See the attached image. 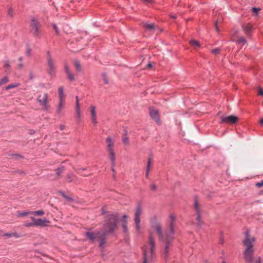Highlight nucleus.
Listing matches in <instances>:
<instances>
[{
	"label": "nucleus",
	"mask_w": 263,
	"mask_h": 263,
	"mask_svg": "<svg viewBox=\"0 0 263 263\" xmlns=\"http://www.w3.org/2000/svg\"><path fill=\"white\" fill-rule=\"evenodd\" d=\"M141 1L146 4L153 3V0H141Z\"/></svg>",
	"instance_id": "obj_50"
},
{
	"label": "nucleus",
	"mask_w": 263,
	"mask_h": 263,
	"mask_svg": "<svg viewBox=\"0 0 263 263\" xmlns=\"http://www.w3.org/2000/svg\"><path fill=\"white\" fill-rule=\"evenodd\" d=\"M11 235H12V237H14L15 238L20 237V235L16 232L11 233Z\"/></svg>",
	"instance_id": "obj_44"
},
{
	"label": "nucleus",
	"mask_w": 263,
	"mask_h": 263,
	"mask_svg": "<svg viewBox=\"0 0 263 263\" xmlns=\"http://www.w3.org/2000/svg\"><path fill=\"white\" fill-rule=\"evenodd\" d=\"M174 239L173 235L170 236L167 234L166 235L164 241H161L164 243V251L163 252V257L165 261H167L168 258L169 252L171 250L172 241Z\"/></svg>",
	"instance_id": "obj_5"
},
{
	"label": "nucleus",
	"mask_w": 263,
	"mask_h": 263,
	"mask_svg": "<svg viewBox=\"0 0 263 263\" xmlns=\"http://www.w3.org/2000/svg\"><path fill=\"white\" fill-rule=\"evenodd\" d=\"M50 223V221L47 220L46 219H40L38 218L35 220L34 222L35 226H40V227H45L47 226L48 223Z\"/></svg>",
	"instance_id": "obj_14"
},
{
	"label": "nucleus",
	"mask_w": 263,
	"mask_h": 263,
	"mask_svg": "<svg viewBox=\"0 0 263 263\" xmlns=\"http://www.w3.org/2000/svg\"><path fill=\"white\" fill-rule=\"evenodd\" d=\"M19 60L20 61H22V57L19 58Z\"/></svg>",
	"instance_id": "obj_61"
},
{
	"label": "nucleus",
	"mask_w": 263,
	"mask_h": 263,
	"mask_svg": "<svg viewBox=\"0 0 263 263\" xmlns=\"http://www.w3.org/2000/svg\"><path fill=\"white\" fill-rule=\"evenodd\" d=\"M65 70L68 80L70 81H74V77L73 73L71 72L68 66L65 65Z\"/></svg>",
	"instance_id": "obj_21"
},
{
	"label": "nucleus",
	"mask_w": 263,
	"mask_h": 263,
	"mask_svg": "<svg viewBox=\"0 0 263 263\" xmlns=\"http://www.w3.org/2000/svg\"><path fill=\"white\" fill-rule=\"evenodd\" d=\"M7 14L10 17H13L14 15L13 11L12 8L11 6H9L8 7Z\"/></svg>",
	"instance_id": "obj_31"
},
{
	"label": "nucleus",
	"mask_w": 263,
	"mask_h": 263,
	"mask_svg": "<svg viewBox=\"0 0 263 263\" xmlns=\"http://www.w3.org/2000/svg\"><path fill=\"white\" fill-rule=\"evenodd\" d=\"M90 113L91 116V120L92 122L94 124H96L97 123V116L96 112V107L93 105H91L90 107Z\"/></svg>",
	"instance_id": "obj_19"
},
{
	"label": "nucleus",
	"mask_w": 263,
	"mask_h": 263,
	"mask_svg": "<svg viewBox=\"0 0 263 263\" xmlns=\"http://www.w3.org/2000/svg\"><path fill=\"white\" fill-rule=\"evenodd\" d=\"M220 52V49L217 48H215V49H213L212 50V53L214 54H217L219 53Z\"/></svg>",
	"instance_id": "obj_38"
},
{
	"label": "nucleus",
	"mask_w": 263,
	"mask_h": 263,
	"mask_svg": "<svg viewBox=\"0 0 263 263\" xmlns=\"http://www.w3.org/2000/svg\"><path fill=\"white\" fill-rule=\"evenodd\" d=\"M152 158L151 157H149L148 158L147 163L146 167V172H149L151 165H152Z\"/></svg>",
	"instance_id": "obj_28"
},
{
	"label": "nucleus",
	"mask_w": 263,
	"mask_h": 263,
	"mask_svg": "<svg viewBox=\"0 0 263 263\" xmlns=\"http://www.w3.org/2000/svg\"><path fill=\"white\" fill-rule=\"evenodd\" d=\"M31 214L36 216H42L44 214V212L43 210H39L32 212Z\"/></svg>",
	"instance_id": "obj_30"
},
{
	"label": "nucleus",
	"mask_w": 263,
	"mask_h": 263,
	"mask_svg": "<svg viewBox=\"0 0 263 263\" xmlns=\"http://www.w3.org/2000/svg\"><path fill=\"white\" fill-rule=\"evenodd\" d=\"M62 196L65 198L66 199H67V200H69V201H71L72 200V198L67 196L66 195H65L64 193H62Z\"/></svg>",
	"instance_id": "obj_41"
},
{
	"label": "nucleus",
	"mask_w": 263,
	"mask_h": 263,
	"mask_svg": "<svg viewBox=\"0 0 263 263\" xmlns=\"http://www.w3.org/2000/svg\"><path fill=\"white\" fill-rule=\"evenodd\" d=\"M24 226L25 227H30L35 226L34 222H25L24 224Z\"/></svg>",
	"instance_id": "obj_35"
},
{
	"label": "nucleus",
	"mask_w": 263,
	"mask_h": 263,
	"mask_svg": "<svg viewBox=\"0 0 263 263\" xmlns=\"http://www.w3.org/2000/svg\"><path fill=\"white\" fill-rule=\"evenodd\" d=\"M255 185H256V186H257V187H259V188L263 186V180H261L260 182L256 183Z\"/></svg>",
	"instance_id": "obj_39"
},
{
	"label": "nucleus",
	"mask_w": 263,
	"mask_h": 263,
	"mask_svg": "<svg viewBox=\"0 0 263 263\" xmlns=\"http://www.w3.org/2000/svg\"><path fill=\"white\" fill-rule=\"evenodd\" d=\"M149 114L151 118L154 119L157 123H159V115L158 111L153 108H149Z\"/></svg>",
	"instance_id": "obj_13"
},
{
	"label": "nucleus",
	"mask_w": 263,
	"mask_h": 263,
	"mask_svg": "<svg viewBox=\"0 0 263 263\" xmlns=\"http://www.w3.org/2000/svg\"><path fill=\"white\" fill-rule=\"evenodd\" d=\"M194 206H195V209L196 210V214H197L196 224L198 227H201L203 224V222L201 220L199 205L197 200H195V201Z\"/></svg>",
	"instance_id": "obj_11"
},
{
	"label": "nucleus",
	"mask_w": 263,
	"mask_h": 263,
	"mask_svg": "<svg viewBox=\"0 0 263 263\" xmlns=\"http://www.w3.org/2000/svg\"><path fill=\"white\" fill-rule=\"evenodd\" d=\"M67 180L68 182H71L73 180V175H68L67 176Z\"/></svg>",
	"instance_id": "obj_42"
},
{
	"label": "nucleus",
	"mask_w": 263,
	"mask_h": 263,
	"mask_svg": "<svg viewBox=\"0 0 263 263\" xmlns=\"http://www.w3.org/2000/svg\"><path fill=\"white\" fill-rule=\"evenodd\" d=\"M16 156L18 157H21L20 156L18 155H16Z\"/></svg>",
	"instance_id": "obj_64"
},
{
	"label": "nucleus",
	"mask_w": 263,
	"mask_h": 263,
	"mask_svg": "<svg viewBox=\"0 0 263 263\" xmlns=\"http://www.w3.org/2000/svg\"><path fill=\"white\" fill-rule=\"evenodd\" d=\"M31 49L28 46H27L26 54L28 56L30 55Z\"/></svg>",
	"instance_id": "obj_43"
},
{
	"label": "nucleus",
	"mask_w": 263,
	"mask_h": 263,
	"mask_svg": "<svg viewBox=\"0 0 263 263\" xmlns=\"http://www.w3.org/2000/svg\"><path fill=\"white\" fill-rule=\"evenodd\" d=\"M255 263H260V257H258L257 259L256 260Z\"/></svg>",
	"instance_id": "obj_53"
},
{
	"label": "nucleus",
	"mask_w": 263,
	"mask_h": 263,
	"mask_svg": "<svg viewBox=\"0 0 263 263\" xmlns=\"http://www.w3.org/2000/svg\"><path fill=\"white\" fill-rule=\"evenodd\" d=\"M102 78H103V80L104 83L106 84H108V80H107V77L106 74H105V73L102 74Z\"/></svg>",
	"instance_id": "obj_37"
},
{
	"label": "nucleus",
	"mask_w": 263,
	"mask_h": 263,
	"mask_svg": "<svg viewBox=\"0 0 263 263\" xmlns=\"http://www.w3.org/2000/svg\"><path fill=\"white\" fill-rule=\"evenodd\" d=\"M123 142L126 145H128L129 144V140L128 137H124L123 138Z\"/></svg>",
	"instance_id": "obj_33"
},
{
	"label": "nucleus",
	"mask_w": 263,
	"mask_h": 263,
	"mask_svg": "<svg viewBox=\"0 0 263 263\" xmlns=\"http://www.w3.org/2000/svg\"><path fill=\"white\" fill-rule=\"evenodd\" d=\"M259 123L261 125H263V118L260 120Z\"/></svg>",
	"instance_id": "obj_56"
},
{
	"label": "nucleus",
	"mask_w": 263,
	"mask_h": 263,
	"mask_svg": "<svg viewBox=\"0 0 263 263\" xmlns=\"http://www.w3.org/2000/svg\"><path fill=\"white\" fill-rule=\"evenodd\" d=\"M16 156L18 157H21L20 156L18 155H16Z\"/></svg>",
	"instance_id": "obj_63"
},
{
	"label": "nucleus",
	"mask_w": 263,
	"mask_h": 263,
	"mask_svg": "<svg viewBox=\"0 0 263 263\" xmlns=\"http://www.w3.org/2000/svg\"><path fill=\"white\" fill-rule=\"evenodd\" d=\"M48 73L52 76L55 73V66L49 51L47 52Z\"/></svg>",
	"instance_id": "obj_10"
},
{
	"label": "nucleus",
	"mask_w": 263,
	"mask_h": 263,
	"mask_svg": "<svg viewBox=\"0 0 263 263\" xmlns=\"http://www.w3.org/2000/svg\"><path fill=\"white\" fill-rule=\"evenodd\" d=\"M151 223L152 224V227L153 229L156 232L157 235L159 237V239L160 241H164V239L165 238L166 235L167 234L170 236H173V234H170V230L167 231L165 232L164 234H163L161 226L160 223L158 221L157 218L156 216H154L152 217L151 219Z\"/></svg>",
	"instance_id": "obj_4"
},
{
	"label": "nucleus",
	"mask_w": 263,
	"mask_h": 263,
	"mask_svg": "<svg viewBox=\"0 0 263 263\" xmlns=\"http://www.w3.org/2000/svg\"><path fill=\"white\" fill-rule=\"evenodd\" d=\"M115 161L116 160L114 161V163H113L112 162H111V170L113 172H115Z\"/></svg>",
	"instance_id": "obj_47"
},
{
	"label": "nucleus",
	"mask_w": 263,
	"mask_h": 263,
	"mask_svg": "<svg viewBox=\"0 0 263 263\" xmlns=\"http://www.w3.org/2000/svg\"><path fill=\"white\" fill-rule=\"evenodd\" d=\"M102 213L104 214L105 213V207L102 208Z\"/></svg>",
	"instance_id": "obj_58"
},
{
	"label": "nucleus",
	"mask_w": 263,
	"mask_h": 263,
	"mask_svg": "<svg viewBox=\"0 0 263 263\" xmlns=\"http://www.w3.org/2000/svg\"><path fill=\"white\" fill-rule=\"evenodd\" d=\"M151 190L155 191L157 189V186L155 184H152L151 185Z\"/></svg>",
	"instance_id": "obj_40"
},
{
	"label": "nucleus",
	"mask_w": 263,
	"mask_h": 263,
	"mask_svg": "<svg viewBox=\"0 0 263 263\" xmlns=\"http://www.w3.org/2000/svg\"><path fill=\"white\" fill-rule=\"evenodd\" d=\"M106 222L104 227V230L98 232V238L100 239L99 246L104 248L105 243V236L107 232L112 233L117 228L118 218L116 215L110 214L106 218Z\"/></svg>",
	"instance_id": "obj_1"
},
{
	"label": "nucleus",
	"mask_w": 263,
	"mask_h": 263,
	"mask_svg": "<svg viewBox=\"0 0 263 263\" xmlns=\"http://www.w3.org/2000/svg\"><path fill=\"white\" fill-rule=\"evenodd\" d=\"M18 67H19V68H22V67H23V64H21H21H20L18 65Z\"/></svg>",
	"instance_id": "obj_59"
},
{
	"label": "nucleus",
	"mask_w": 263,
	"mask_h": 263,
	"mask_svg": "<svg viewBox=\"0 0 263 263\" xmlns=\"http://www.w3.org/2000/svg\"><path fill=\"white\" fill-rule=\"evenodd\" d=\"M147 66H148V67L151 68V67H152V64H148L147 65Z\"/></svg>",
	"instance_id": "obj_60"
},
{
	"label": "nucleus",
	"mask_w": 263,
	"mask_h": 263,
	"mask_svg": "<svg viewBox=\"0 0 263 263\" xmlns=\"http://www.w3.org/2000/svg\"><path fill=\"white\" fill-rule=\"evenodd\" d=\"M246 43V40L242 36L239 37L237 40V43L238 44L245 45Z\"/></svg>",
	"instance_id": "obj_29"
},
{
	"label": "nucleus",
	"mask_w": 263,
	"mask_h": 263,
	"mask_svg": "<svg viewBox=\"0 0 263 263\" xmlns=\"http://www.w3.org/2000/svg\"><path fill=\"white\" fill-rule=\"evenodd\" d=\"M252 12H253V14L257 15L258 14V12L260 10V9L257 8L256 7H253V8H252Z\"/></svg>",
	"instance_id": "obj_36"
},
{
	"label": "nucleus",
	"mask_w": 263,
	"mask_h": 263,
	"mask_svg": "<svg viewBox=\"0 0 263 263\" xmlns=\"http://www.w3.org/2000/svg\"><path fill=\"white\" fill-rule=\"evenodd\" d=\"M107 144V149L108 152V157L111 162L114 163L115 161V153L114 152V141L112 140L110 137L108 136L106 139Z\"/></svg>",
	"instance_id": "obj_7"
},
{
	"label": "nucleus",
	"mask_w": 263,
	"mask_h": 263,
	"mask_svg": "<svg viewBox=\"0 0 263 263\" xmlns=\"http://www.w3.org/2000/svg\"><path fill=\"white\" fill-rule=\"evenodd\" d=\"M57 175H59L63 172V169L59 168L57 169Z\"/></svg>",
	"instance_id": "obj_46"
},
{
	"label": "nucleus",
	"mask_w": 263,
	"mask_h": 263,
	"mask_svg": "<svg viewBox=\"0 0 263 263\" xmlns=\"http://www.w3.org/2000/svg\"><path fill=\"white\" fill-rule=\"evenodd\" d=\"M255 241V238L251 237L248 233H246V238L243 241V245L245 247L244 258L248 263H253L254 245L253 243Z\"/></svg>",
	"instance_id": "obj_2"
},
{
	"label": "nucleus",
	"mask_w": 263,
	"mask_h": 263,
	"mask_svg": "<svg viewBox=\"0 0 263 263\" xmlns=\"http://www.w3.org/2000/svg\"><path fill=\"white\" fill-rule=\"evenodd\" d=\"M86 237L91 241H93L96 238H98V232L96 233L93 232H86Z\"/></svg>",
	"instance_id": "obj_22"
},
{
	"label": "nucleus",
	"mask_w": 263,
	"mask_h": 263,
	"mask_svg": "<svg viewBox=\"0 0 263 263\" xmlns=\"http://www.w3.org/2000/svg\"><path fill=\"white\" fill-rule=\"evenodd\" d=\"M4 236H6L8 238L12 237L11 233H6L4 234Z\"/></svg>",
	"instance_id": "obj_49"
},
{
	"label": "nucleus",
	"mask_w": 263,
	"mask_h": 263,
	"mask_svg": "<svg viewBox=\"0 0 263 263\" xmlns=\"http://www.w3.org/2000/svg\"><path fill=\"white\" fill-rule=\"evenodd\" d=\"M18 85H19V84H10L6 87V89L8 90V89H11L13 88H15V87L18 86Z\"/></svg>",
	"instance_id": "obj_34"
},
{
	"label": "nucleus",
	"mask_w": 263,
	"mask_h": 263,
	"mask_svg": "<svg viewBox=\"0 0 263 263\" xmlns=\"http://www.w3.org/2000/svg\"><path fill=\"white\" fill-rule=\"evenodd\" d=\"M142 26L146 30L150 32L154 31L156 28V26L153 23L148 24V23H143Z\"/></svg>",
	"instance_id": "obj_17"
},
{
	"label": "nucleus",
	"mask_w": 263,
	"mask_h": 263,
	"mask_svg": "<svg viewBox=\"0 0 263 263\" xmlns=\"http://www.w3.org/2000/svg\"><path fill=\"white\" fill-rule=\"evenodd\" d=\"M64 100H59V103L56 107V114L57 115H61L64 108Z\"/></svg>",
	"instance_id": "obj_15"
},
{
	"label": "nucleus",
	"mask_w": 263,
	"mask_h": 263,
	"mask_svg": "<svg viewBox=\"0 0 263 263\" xmlns=\"http://www.w3.org/2000/svg\"><path fill=\"white\" fill-rule=\"evenodd\" d=\"M222 263H226V262L224 260H223Z\"/></svg>",
	"instance_id": "obj_62"
},
{
	"label": "nucleus",
	"mask_w": 263,
	"mask_h": 263,
	"mask_svg": "<svg viewBox=\"0 0 263 263\" xmlns=\"http://www.w3.org/2000/svg\"><path fill=\"white\" fill-rule=\"evenodd\" d=\"M74 66L76 70L78 72H81V70H82L81 64L80 62L78 60H75L74 61Z\"/></svg>",
	"instance_id": "obj_26"
},
{
	"label": "nucleus",
	"mask_w": 263,
	"mask_h": 263,
	"mask_svg": "<svg viewBox=\"0 0 263 263\" xmlns=\"http://www.w3.org/2000/svg\"><path fill=\"white\" fill-rule=\"evenodd\" d=\"M221 123H227L230 124H234L236 123L238 120L237 117L232 115L229 116L228 117H221Z\"/></svg>",
	"instance_id": "obj_12"
},
{
	"label": "nucleus",
	"mask_w": 263,
	"mask_h": 263,
	"mask_svg": "<svg viewBox=\"0 0 263 263\" xmlns=\"http://www.w3.org/2000/svg\"><path fill=\"white\" fill-rule=\"evenodd\" d=\"M149 173V172H146V171L145 176H146V178H148Z\"/></svg>",
	"instance_id": "obj_57"
},
{
	"label": "nucleus",
	"mask_w": 263,
	"mask_h": 263,
	"mask_svg": "<svg viewBox=\"0 0 263 263\" xmlns=\"http://www.w3.org/2000/svg\"><path fill=\"white\" fill-rule=\"evenodd\" d=\"M215 29L217 30V31H218L219 29H218V27H217V22H216L215 24Z\"/></svg>",
	"instance_id": "obj_54"
},
{
	"label": "nucleus",
	"mask_w": 263,
	"mask_h": 263,
	"mask_svg": "<svg viewBox=\"0 0 263 263\" xmlns=\"http://www.w3.org/2000/svg\"><path fill=\"white\" fill-rule=\"evenodd\" d=\"M53 28L54 30H55L57 34H59V31L58 30L57 26L55 24L52 25Z\"/></svg>",
	"instance_id": "obj_45"
},
{
	"label": "nucleus",
	"mask_w": 263,
	"mask_h": 263,
	"mask_svg": "<svg viewBox=\"0 0 263 263\" xmlns=\"http://www.w3.org/2000/svg\"><path fill=\"white\" fill-rule=\"evenodd\" d=\"M258 94L263 96V90L260 87L258 88Z\"/></svg>",
	"instance_id": "obj_48"
},
{
	"label": "nucleus",
	"mask_w": 263,
	"mask_h": 263,
	"mask_svg": "<svg viewBox=\"0 0 263 263\" xmlns=\"http://www.w3.org/2000/svg\"><path fill=\"white\" fill-rule=\"evenodd\" d=\"M190 44L193 46L195 49L199 48L200 46L199 42L195 40H192L190 41Z\"/></svg>",
	"instance_id": "obj_25"
},
{
	"label": "nucleus",
	"mask_w": 263,
	"mask_h": 263,
	"mask_svg": "<svg viewBox=\"0 0 263 263\" xmlns=\"http://www.w3.org/2000/svg\"><path fill=\"white\" fill-rule=\"evenodd\" d=\"M31 220L32 221V222H35V220H36V219H35V218H34L33 217H31Z\"/></svg>",
	"instance_id": "obj_55"
},
{
	"label": "nucleus",
	"mask_w": 263,
	"mask_h": 263,
	"mask_svg": "<svg viewBox=\"0 0 263 263\" xmlns=\"http://www.w3.org/2000/svg\"><path fill=\"white\" fill-rule=\"evenodd\" d=\"M59 92V100H64V92H63V88L62 86H61L59 88L58 90Z\"/></svg>",
	"instance_id": "obj_27"
},
{
	"label": "nucleus",
	"mask_w": 263,
	"mask_h": 263,
	"mask_svg": "<svg viewBox=\"0 0 263 263\" xmlns=\"http://www.w3.org/2000/svg\"><path fill=\"white\" fill-rule=\"evenodd\" d=\"M30 26L31 32L34 36L39 35L40 32V25L37 21L35 18H32Z\"/></svg>",
	"instance_id": "obj_9"
},
{
	"label": "nucleus",
	"mask_w": 263,
	"mask_h": 263,
	"mask_svg": "<svg viewBox=\"0 0 263 263\" xmlns=\"http://www.w3.org/2000/svg\"><path fill=\"white\" fill-rule=\"evenodd\" d=\"M48 96L47 93H43L41 94L37 99V101L39 103L40 105L42 107L44 110H48L50 107L48 103Z\"/></svg>",
	"instance_id": "obj_8"
},
{
	"label": "nucleus",
	"mask_w": 263,
	"mask_h": 263,
	"mask_svg": "<svg viewBox=\"0 0 263 263\" xmlns=\"http://www.w3.org/2000/svg\"><path fill=\"white\" fill-rule=\"evenodd\" d=\"M59 128H60V129L61 130H64V128H65V126H64V125H60V126H59Z\"/></svg>",
	"instance_id": "obj_51"
},
{
	"label": "nucleus",
	"mask_w": 263,
	"mask_h": 263,
	"mask_svg": "<svg viewBox=\"0 0 263 263\" xmlns=\"http://www.w3.org/2000/svg\"><path fill=\"white\" fill-rule=\"evenodd\" d=\"M9 66H10V65H9V63L8 62H6L5 63V67L7 68V67H9Z\"/></svg>",
	"instance_id": "obj_52"
},
{
	"label": "nucleus",
	"mask_w": 263,
	"mask_h": 263,
	"mask_svg": "<svg viewBox=\"0 0 263 263\" xmlns=\"http://www.w3.org/2000/svg\"><path fill=\"white\" fill-rule=\"evenodd\" d=\"M8 82V79L7 77H4L3 79L0 80V86L6 84Z\"/></svg>",
	"instance_id": "obj_32"
},
{
	"label": "nucleus",
	"mask_w": 263,
	"mask_h": 263,
	"mask_svg": "<svg viewBox=\"0 0 263 263\" xmlns=\"http://www.w3.org/2000/svg\"><path fill=\"white\" fill-rule=\"evenodd\" d=\"M76 112L77 115V118L78 120H80L81 118V110H80V105L79 103V99L78 96L76 97Z\"/></svg>",
	"instance_id": "obj_16"
},
{
	"label": "nucleus",
	"mask_w": 263,
	"mask_h": 263,
	"mask_svg": "<svg viewBox=\"0 0 263 263\" xmlns=\"http://www.w3.org/2000/svg\"><path fill=\"white\" fill-rule=\"evenodd\" d=\"M170 220H171L170 226V228H169L170 232V234H174V230L173 222L175 220V216L173 215H170Z\"/></svg>",
	"instance_id": "obj_23"
},
{
	"label": "nucleus",
	"mask_w": 263,
	"mask_h": 263,
	"mask_svg": "<svg viewBox=\"0 0 263 263\" xmlns=\"http://www.w3.org/2000/svg\"><path fill=\"white\" fill-rule=\"evenodd\" d=\"M31 212L29 211H17L16 213V215L18 217H24L28 216L29 214H31Z\"/></svg>",
	"instance_id": "obj_24"
},
{
	"label": "nucleus",
	"mask_w": 263,
	"mask_h": 263,
	"mask_svg": "<svg viewBox=\"0 0 263 263\" xmlns=\"http://www.w3.org/2000/svg\"><path fill=\"white\" fill-rule=\"evenodd\" d=\"M148 245L146 246L144 250V261L143 263H152V260L154 256V249L155 241L152 233L148 235Z\"/></svg>",
	"instance_id": "obj_3"
},
{
	"label": "nucleus",
	"mask_w": 263,
	"mask_h": 263,
	"mask_svg": "<svg viewBox=\"0 0 263 263\" xmlns=\"http://www.w3.org/2000/svg\"><path fill=\"white\" fill-rule=\"evenodd\" d=\"M127 216L126 215H124L122 218L121 221L122 222V227L123 229V231L125 233H127L128 232V228H127Z\"/></svg>",
	"instance_id": "obj_18"
},
{
	"label": "nucleus",
	"mask_w": 263,
	"mask_h": 263,
	"mask_svg": "<svg viewBox=\"0 0 263 263\" xmlns=\"http://www.w3.org/2000/svg\"><path fill=\"white\" fill-rule=\"evenodd\" d=\"M242 27L245 33L246 34L249 35L250 33H251L253 29V25L251 24L247 23L243 25Z\"/></svg>",
	"instance_id": "obj_20"
},
{
	"label": "nucleus",
	"mask_w": 263,
	"mask_h": 263,
	"mask_svg": "<svg viewBox=\"0 0 263 263\" xmlns=\"http://www.w3.org/2000/svg\"><path fill=\"white\" fill-rule=\"evenodd\" d=\"M142 214V209L140 205L138 204L136 206L134 214V221L135 223V228L137 233L140 232L141 229V219L140 216Z\"/></svg>",
	"instance_id": "obj_6"
}]
</instances>
